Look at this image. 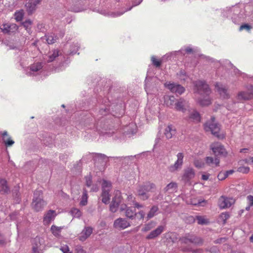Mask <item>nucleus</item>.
Returning <instances> with one entry per match:
<instances>
[{
    "instance_id": "1a4fd4ad",
    "label": "nucleus",
    "mask_w": 253,
    "mask_h": 253,
    "mask_svg": "<svg viewBox=\"0 0 253 253\" xmlns=\"http://www.w3.org/2000/svg\"><path fill=\"white\" fill-rule=\"evenodd\" d=\"M122 196L121 192L119 190H117L115 193V196L113 198L112 202L110 206V210L112 212H115L121 202Z\"/></svg>"
},
{
    "instance_id": "69168bd1",
    "label": "nucleus",
    "mask_w": 253,
    "mask_h": 253,
    "mask_svg": "<svg viewBox=\"0 0 253 253\" xmlns=\"http://www.w3.org/2000/svg\"><path fill=\"white\" fill-rule=\"evenodd\" d=\"M181 244H185L187 245L190 243V239L188 237H182L179 240Z\"/></svg>"
},
{
    "instance_id": "5fc2aeb1",
    "label": "nucleus",
    "mask_w": 253,
    "mask_h": 253,
    "mask_svg": "<svg viewBox=\"0 0 253 253\" xmlns=\"http://www.w3.org/2000/svg\"><path fill=\"white\" fill-rule=\"evenodd\" d=\"M75 253H86V252L82 246L78 245L75 247Z\"/></svg>"
},
{
    "instance_id": "603ef678",
    "label": "nucleus",
    "mask_w": 253,
    "mask_h": 253,
    "mask_svg": "<svg viewBox=\"0 0 253 253\" xmlns=\"http://www.w3.org/2000/svg\"><path fill=\"white\" fill-rule=\"evenodd\" d=\"M178 75L181 80L185 81L187 78L186 73L184 70H180Z\"/></svg>"
},
{
    "instance_id": "c03bdc74",
    "label": "nucleus",
    "mask_w": 253,
    "mask_h": 253,
    "mask_svg": "<svg viewBox=\"0 0 253 253\" xmlns=\"http://www.w3.org/2000/svg\"><path fill=\"white\" fill-rule=\"evenodd\" d=\"M111 184L110 182L106 180H103L102 182V190L109 191L110 190Z\"/></svg>"
},
{
    "instance_id": "58836bf2",
    "label": "nucleus",
    "mask_w": 253,
    "mask_h": 253,
    "mask_svg": "<svg viewBox=\"0 0 253 253\" xmlns=\"http://www.w3.org/2000/svg\"><path fill=\"white\" fill-rule=\"evenodd\" d=\"M63 228L61 227L56 226L55 225H52L51 227V231L52 234L56 237L60 235L61 229Z\"/></svg>"
},
{
    "instance_id": "cd10ccee",
    "label": "nucleus",
    "mask_w": 253,
    "mask_h": 253,
    "mask_svg": "<svg viewBox=\"0 0 253 253\" xmlns=\"http://www.w3.org/2000/svg\"><path fill=\"white\" fill-rule=\"evenodd\" d=\"M125 215L128 219L133 220L136 218V212L135 210H133L132 208L128 207L126 209Z\"/></svg>"
},
{
    "instance_id": "8fccbe9b",
    "label": "nucleus",
    "mask_w": 253,
    "mask_h": 253,
    "mask_svg": "<svg viewBox=\"0 0 253 253\" xmlns=\"http://www.w3.org/2000/svg\"><path fill=\"white\" fill-rule=\"evenodd\" d=\"M229 214L227 212H222L220 215V218L224 224L225 223L226 221L229 218Z\"/></svg>"
},
{
    "instance_id": "ea45409f",
    "label": "nucleus",
    "mask_w": 253,
    "mask_h": 253,
    "mask_svg": "<svg viewBox=\"0 0 253 253\" xmlns=\"http://www.w3.org/2000/svg\"><path fill=\"white\" fill-rule=\"evenodd\" d=\"M87 191L84 189L83 194L82 197V200L80 202V205L82 206H85L87 203Z\"/></svg>"
},
{
    "instance_id": "6ab92c4d",
    "label": "nucleus",
    "mask_w": 253,
    "mask_h": 253,
    "mask_svg": "<svg viewBox=\"0 0 253 253\" xmlns=\"http://www.w3.org/2000/svg\"><path fill=\"white\" fill-rule=\"evenodd\" d=\"M56 216L55 211L53 210H49L45 214L43 218V223L45 225L49 224L54 220Z\"/></svg>"
},
{
    "instance_id": "7c9ffc66",
    "label": "nucleus",
    "mask_w": 253,
    "mask_h": 253,
    "mask_svg": "<svg viewBox=\"0 0 253 253\" xmlns=\"http://www.w3.org/2000/svg\"><path fill=\"white\" fill-rule=\"evenodd\" d=\"M9 191V188L7 185V182L5 179H0V193L7 194Z\"/></svg>"
},
{
    "instance_id": "6e6d98bb",
    "label": "nucleus",
    "mask_w": 253,
    "mask_h": 253,
    "mask_svg": "<svg viewBox=\"0 0 253 253\" xmlns=\"http://www.w3.org/2000/svg\"><path fill=\"white\" fill-rule=\"evenodd\" d=\"M40 246L38 244L33 245L32 247V253H42V251L39 249Z\"/></svg>"
},
{
    "instance_id": "c85d7f7f",
    "label": "nucleus",
    "mask_w": 253,
    "mask_h": 253,
    "mask_svg": "<svg viewBox=\"0 0 253 253\" xmlns=\"http://www.w3.org/2000/svg\"><path fill=\"white\" fill-rule=\"evenodd\" d=\"M165 104L170 108L175 106V98L173 96H166L164 97Z\"/></svg>"
},
{
    "instance_id": "ddd939ff",
    "label": "nucleus",
    "mask_w": 253,
    "mask_h": 253,
    "mask_svg": "<svg viewBox=\"0 0 253 253\" xmlns=\"http://www.w3.org/2000/svg\"><path fill=\"white\" fill-rule=\"evenodd\" d=\"M165 85L171 92L176 94H181L185 90L184 88L182 86L174 83H166Z\"/></svg>"
},
{
    "instance_id": "2f4dec72",
    "label": "nucleus",
    "mask_w": 253,
    "mask_h": 253,
    "mask_svg": "<svg viewBox=\"0 0 253 253\" xmlns=\"http://www.w3.org/2000/svg\"><path fill=\"white\" fill-rule=\"evenodd\" d=\"M175 129L171 126H168L165 129V135L168 139L171 138L175 134Z\"/></svg>"
},
{
    "instance_id": "72a5a7b5",
    "label": "nucleus",
    "mask_w": 253,
    "mask_h": 253,
    "mask_svg": "<svg viewBox=\"0 0 253 253\" xmlns=\"http://www.w3.org/2000/svg\"><path fill=\"white\" fill-rule=\"evenodd\" d=\"M177 185L175 182H170L164 188V191L169 193H172L176 190Z\"/></svg>"
},
{
    "instance_id": "2eb2a0df",
    "label": "nucleus",
    "mask_w": 253,
    "mask_h": 253,
    "mask_svg": "<svg viewBox=\"0 0 253 253\" xmlns=\"http://www.w3.org/2000/svg\"><path fill=\"white\" fill-rule=\"evenodd\" d=\"M42 0H29L26 3L25 6L29 14H32L36 10L37 5L39 4Z\"/></svg>"
},
{
    "instance_id": "338daca9",
    "label": "nucleus",
    "mask_w": 253,
    "mask_h": 253,
    "mask_svg": "<svg viewBox=\"0 0 253 253\" xmlns=\"http://www.w3.org/2000/svg\"><path fill=\"white\" fill-rule=\"evenodd\" d=\"M252 29V27L247 24H243V25H242L240 27V31H242L244 29H246L248 31L250 30L251 29Z\"/></svg>"
},
{
    "instance_id": "e433bc0d",
    "label": "nucleus",
    "mask_w": 253,
    "mask_h": 253,
    "mask_svg": "<svg viewBox=\"0 0 253 253\" xmlns=\"http://www.w3.org/2000/svg\"><path fill=\"white\" fill-rule=\"evenodd\" d=\"M58 38L59 37L57 36H55L53 34H48L45 36V39L48 44L54 43Z\"/></svg>"
},
{
    "instance_id": "0e129e2a",
    "label": "nucleus",
    "mask_w": 253,
    "mask_h": 253,
    "mask_svg": "<svg viewBox=\"0 0 253 253\" xmlns=\"http://www.w3.org/2000/svg\"><path fill=\"white\" fill-rule=\"evenodd\" d=\"M207 202L206 200L199 201L198 203H193V202H191V205H195V206L198 205L199 206L204 207V206H206Z\"/></svg>"
},
{
    "instance_id": "4468645a",
    "label": "nucleus",
    "mask_w": 253,
    "mask_h": 253,
    "mask_svg": "<svg viewBox=\"0 0 253 253\" xmlns=\"http://www.w3.org/2000/svg\"><path fill=\"white\" fill-rule=\"evenodd\" d=\"M142 0H138L137 2H133V5L131 7H129V8L126 9L125 10H123L121 12L118 11L117 12H106L105 11H103V12H101V14H102L105 16H108L111 17H118V16H120L121 15H123L125 12L130 10L133 6H136V5L139 4L142 2Z\"/></svg>"
},
{
    "instance_id": "3c124183",
    "label": "nucleus",
    "mask_w": 253,
    "mask_h": 253,
    "mask_svg": "<svg viewBox=\"0 0 253 253\" xmlns=\"http://www.w3.org/2000/svg\"><path fill=\"white\" fill-rule=\"evenodd\" d=\"M23 14L22 12L18 11L15 13V19L17 21H20L22 20Z\"/></svg>"
},
{
    "instance_id": "bb28decb",
    "label": "nucleus",
    "mask_w": 253,
    "mask_h": 253,
    "mask_svg": "<svg viewBox=\"0 0 253 253\" xmlns=\"http://www.w3.org/2000/svg\"><path fill=\"white\" fill-rule=\"evenodd\" d=\"M237 98L240 100H249L253 98V95L250 94L249 91L248 92L241 91L238 93Z\"/></svg>"
},
{
    "instance_id": "393cba45",
    "label": "nucleus",
    "mask_w": 253,
    "mask_h": 253,
    "mask_svg": "<svg viewBox=\"0 0 253 253\" xmlns=\"http://www.w3.org/2000/svg\"><path fill=\"white\" fill-rule=\"evenodd\" d=\"M158 211H159V208H158V206H152L151 207V208L150 209L149 211L147 213L146 216L145 217L146 220H148L152 218L155 215H157L158 213Z\"/></svg>"
},
{
    "instance_id": "f3484780",
    "label": "nucleus",
    "mask_w": 253,
    "mask_h": 253,
    "mask_svg": "<svg viewBox=\"0 0 253 253\" xmlns=\"http://www.w3.org/2000/svg\"><path fill=\"white\" fill-rule=\"evenodd\" d=\"M137 126L135 123H131L128 125L125 126L124 128V132L126 136L130 137L136 132Z\"/></svg>"
},
{
    "instance_id": "f8f14e48",
    "label": "nucleus",
    "mask_w": 253,
    "mask_h": 253,
    "mask_svg": "<svg viewBox=\"0 0 253 253\" xmlns=\"http://www.w3.org/2000/svg\"><path fill=\"white\" fill-rule=\"evenodd\" d=\"M0 29L4 34H11L18 30V26L14 23H4L0 26Z\"/></svg>"
},
{
    "instance_id": "aec40b11",
    "label": "nucleus",
    "mask_w": 253,
    "mask_h": 253,
    "mask_svg": "<svg viewBox=\"0 0 253 253\" xmlns=\"http://www.w3.org/2000/svg\"><path fill=\"white\" fill-rule=\"evenodd\" d=\"M29 55V52L21 51L19 62L20 65L24 68L28 63L29 60L28 55Z\"/></svg>"
},
{
    "instance_id": "a19ab883",
    "label": "nucleus",
    "mask_w": 253,
    "mask_h": 253,
    "mask_svg": "<svg viewBox=\"0 0 253 253\" xmlns=\"http://www.w3.org/2000/svg\"><path fill=\"white\" fill-rule=\"evenodd\" d=\"M197 245H201L203 244V240L200 237L196 236H191V243Z\"/></svg>"
},
{
    "instance_id": "4d7b16f0",
    "label": "nucleus",
    "mask_w": 253,
    "mask_h": 253,
    "mask_svg": "<svg viewBox=\"0 0 253 253\" xmlns=\"http://www.w3.org/2000/svg\"><path fill=\"white\" fill-rule=\"evenodd\" d=\"M194 165L197 168H201L204 166V163L201 160H196L194 162Z\"/></svg>"
},
{
    "instance_id": "0eeeda50",
    "label": "nucleus",
    "mask_w": 253,
    "mask_h": 253,
    "mask_svg": "<svg viewBox=\"0 0 253 253\" xmlns=\"http://www.w3.org/2000/svg\"><path fill=\"white\" fill-rule=\"evenodd\" d=\"M210 149L216 157H225L227 154L224 146L219 142H215L212 143L210 145Z\"/></svg>"
},
{
    "instance_id": "412c9836",
    "label": "nucleus",
    "mask_w": 253,
    "mask_h": 253,
    "mask_svg": "<svg viewBox=\"0 0 253 253\" xmlns=\"http://www.w3.org/2000/svg\"><path fill=\"white\" fill-rule=\"evenodd\" d=\"M92 233V228L90 227H85L81 233L79 239L81 241H85Z\"/></svg>"
},
{
    "instance_id": "a211bd4d",
    "label": "nucleus",
    "mask_w": 253,
    "mask_h": 253,
    "mask_svg": "<svg viewBox=\"0 0 253 253\" xmlns=\"http://www.w3.org/2000/svg\"><path fill=\"white\" fill-rule=\"evenodd\" d=\"M215 87L221 97L224 98H228L229 95L227 93V89L222 84L216 83L215 85Z\"/></svg>"
},
{
    "instance_id": "09e8293b",
    "label": "nucleus",
    "mask_w": 253,
    "mask_h": 253,
    "mask_svg": "<svg viewBox=\"0 0 253 253\" xmlns=\"http://www.w3.org/2000/svg\"><path fill=\"white\" fill-rule=\"evenodd\" d=\"M190 177V169H186L183 174L182 180L185 182H187L189 180Z\"/></svg>"
},
{
    "instance_id": "4c0bfd02",
    "label": "nucleus",
    "mask_w": 253,
    "mask_h": 253,
    "mask_svg": "<svg viewBox=\"0 0 253 253\" xmlns=\"http://www.w3.org/2000/svg\"><path fill=\"white\" fill-rule=\"evenodd\" d=\"M102 202L105 204H108L110 200L109 191L102 190Z\"/></svg>"
},
{
    "instance_id": "37998d69",
    "label": "nucleus",
    "mask_w": 253,
    "mask_h": 253,
    "mask_svg": "<svg viewBox=\"0 0 253 253\" xmlns=\"http://www.w3.org/2000/svg\"><path fill=\"white\" fill-rule=\"evenodd\" d=\"M247 200L249 205L246 208V210L249 211L250 208L253 206V196L251 195L248 196L247 197Z\"/></svg>"
},
{
    "instance_id": "423d86ee",
    "label": "nucleus",
    "mask_w": 253,
    "mask_h": 253,
    "mask_svg": "<svg viewBox=\"0 0 253 253\" xmlns=\"http://www.w3.org/2000/svg\"><path fill=\"white\" fill-rule=\"evenodd\" d=\"M177 160L173 164L170 165L168 167V169L171 173H175L179 171L183 164L184 154L182 153H178L177 155Z\"/></svg>"
},
{
    "instance_id": "a878e982",
    "label": "nucleus",
    "mask_w": 253,
    "mask_h": 253,
    "mask_svg": "<svg viewBox=\"0 0 253 253\" xmlns=\"http://www.w3.org/2000/svg\"><path fill=\"white\" fill-rule=\"evenodd\" d=\"M186 101L182 98H180L175 103V108L178 111H180L183 112L185 110V106L186 105Z\"/></svg>"
},
{
    "instance_id": "bf43d9fd",
    "label": "nucleus",
    "mask_w": 253,
    "mask_h": 253,
    "mask_svg": "<svg viewBox=\"0 0 253 253\" xmlns=\"http://www.w3.org/2000/svg\"><path fill=\"white\" fill-rule=\"evenodd\" d=\"M92 181H91V177L90 175H87L85 177V183L87 187H91Z\"/></svg>"
},
{
    "instance_id": "864d4df0",
    "label": "nucleus",
    "mask_w": 253,
    "mask_h": 253,
    "mask_svg": "<svg viewBox=\"0 0 253 253\" xmlns=\"http://www.w3.org/2000/svg\"><path fill=\"white\" fill-rule=\"evenodd\" d=\"M78 48L79 44L78 43L73 44L70 50V54H74L76 53L78 50Z\"/></svg>"
},
{
    "instance_id": "4be33fe9",
    "label": "nucleus",
    "mask_w": 253,
    "mask_h": 253,
    "mask_svg": "<svg viewBox=\"0 0 253 253\" xmlns=\"http://www.w3.org/2000/svg\"><path fill=\"white\" fill-rule=\"evenodd\" d=\"M205 161L206 164L209 166L215 167L219 166L220 160L217 157L213 159L211 157H207L205 159Z\"/></svg>"
},
{
    "instance_id": "5701e85b",
    "label": "nucleus",
    "mask_w": 253,
    "mask_h": 253,
    "mask_svg": "<svg viewBox=\"0 0 253 253\" xmlns=\"http://www.w3.org/2000/svg\"><path fill=\"white\" fill-rule=\"evenodd\" d=\"M2 141L6 147L11 146L14 143V141L8 135L7 131H4L2 134Z\"/></svg>"
},
{
    "instance_id": "f257e3e1",
    "label": "nucleus",
    "mask_w": 253,
    "mask_h": 253,
    "mask_svg": "<svg viewBox=\"0 0 253 253\" xmlns=\"http://www.w3.org/2000/svg\"><path fill=\"white\" fill-rule=\"evenodd\" d=\"M124 113V110L122 104H111L107 99L105 100L99 107L97 115L98 120H101L104 117L110 115L116 117H120Z\"/></svg>"
},
{
    "instance_id": "9d476101",
    "label": "nucleus",
    "mask_w": 253,
    "mask_h": 253,
    "mask_svg": "<svg viewBox=\"0 0 253 253\" xmlns=\"http://www.w3.org/2000/svg\"><path fill=\"white\" fill-rule=\"evenodd\" d=\"M130 222L126 218H118L116 219L113 224L114 227L119 230H123L130 226Z\"/></svg>"
},
{
    "instance_id": "39448f33",
    "label": "nucleus",
    "mask_w": 253,
    "mask_h": 253,
    "mask_svg": "<svg viewBox=\"0 0 253 253\" xmlns=\"http://www.w3.org/2000/svg\"><path fill=\"white\" fill-rule=\"evenodd\" d=\"M204 129L206 131H211L216 137L219 138L218 134L220 131L219 125L215 123V118L212 117L210 121L206 122L204 125Z\"/></svg>"
},
{
    "instance_id": "f704fd0d",
    "label": "nucleus",
    "mask_w": 253,
    "mask_h": 253,
    "mask_svg": "<svg viewBox=\"0 0 253 253\" xmlns=\"http://www.w3.org/2000/svg\"><path fill=\"white\" fill-rule=\"evenodd\" d=\"M156 225V222L154 221H151L144 225L143 227L141 229V231L143 232H147L154 228Z\"/></svg>"
},
{
    "instance_id": "20e7f679",
    "label": "nucleus",
    "mask_w": 253,
    "mask_h": 253,
    "mask_svg": "<svg viewBox=\"0 0 253 253\" xmlns=\"http://www.w3.org/2000/svg\"><path fill=\"white\" fill-rule=\"evenodd\" d=\"M155 188V185L154 183L149 182H146L138 187V195L141 199L146 200L149 197V195L147 193L152 192Z\"/></svg>"
},
{
    "instance_id": "680f3d73",
    "label": "nucleus",
    "mask_w": 253,
    "mask_h": 253,
    "mask_svg": "<svg viewBox=\"0 0 253 253\" xmlns=\"http://www.w3.org/2000/svg\"><path fill=\"white\" fill-rule=\"evenodd\" d=\"M97 158L98 160H102L103 162H106L108 160L107 157L104 154H98L97 155Z\"/></svg>"
},
{
    "instance_id": "6e6552de",
    "label": "nucleus",
    "mask_w": 253,
    "mask_h": 253,
    "mask_svg": "<svg viewBox=\"0 0 253 253\" xmlns=\"http://www.w3.org/2000/svg\"><path fill=\"white\" fill-rule=\"evenodd\" d=\"M235 202V200L232 197L225 196H220L218 200V206L221 209L230 208Z\"/></svg>"
},
{
    "instance_id": "c756f323",
    "label": "nucleus",
    "mask_w": 253,
    "mask_h": 253,
    "mask_svg": "<svg viewBox=\"0 0 253 253\" xmlns=\"http://www.w3.org/2000/svg\"><path fill=\"white\" fill-rule=\"evenodd\" d=\"M193 219L194 221L197 220L198 224L200 225H207L210 223L209 219L206 216L197 215Z\"/></svg>"
},
{
    "instance_id": "9b49d317",
    "label": "nucleus",
    "mask_w": 253,
    "mask_h": 253,
    "mask_svg": "<svg viewBox=\"0 0 253 253\" xmlns=\"http://www.w3.org/2000/svg\"><path fill=\"white\" fill-rule=\"evenodd\" d=\"M42 63H35L30 66L29 71L27 72V74L30 76L39 75L42 72Z\"/></svg>"
},
{
    "instance_id": "052dcab7",
    "label": "nucleus",
    "mask_w": 253,
    "mask_h": 253,
    "mask_svg": "<svg viewBox=\"0 0 253 253\" xmlns=\"http://www.w3.org/2000/svg\"><path fill=\"white\" fill-rule=\"evenodd\" d=\"M227 177V174L225 172H220L217 175V178L219 180H224Z\"/></svg>"
},
{
    "instance_id": "c9c22d12",
    "label": "nucleus",
    "mask_w": 253,
    "mask_h": 253,
    "mask_svg": "<svg viewBox=\"0 0 253 253\" xmlns=\"http://www.w3.org/2000/svg\"><path fill=\"white\" fill-rule=\"evenodd\" d=\"M186 53H190V47H187L185 50L181 49L179 51H174L171 52L169 53L168 54L166 55L164 57V58H165V57H167V58H169L171 56H173V55L175 56L176 55H177L178 54H180V53H181V54H183L184 55Z\"/></svg>"
},
{
    "instance_id": "473e14b6",
    "label": "nucleus",
    "mask_w": 253,
    "mask_h": 253,
    "mask_svg": "<svg viewBox=\"0 0 253 253\" xmlns=\"http://www.w3.org/2000/svg\"><path fill=\"white\" fill-rule=\"evenodd\" d=\"M201 121V116L199 113L196 110L191 111V123H199Z\"/></svg>"
},
{
    "instance_id": "79ce46f5",
    "label": "nucleus",
    "mask_w": 253,
    "mask_h": 253,
    "mask_svg": "<svg viewBox=\"0 0 253 253\" xmlns=\"http://www.w3.org/2000/svg\"><path fill=\"white\" fill-rule=\"evenodd\" d=\"M71 214L76 218H79L82 215L81 211L78 209L74 208L70 211Z\"/></svg>"
},
{
    "instance_id": "7ed1b4c3",
    "label": "nucleus",
    "mask_w": 253,
    "mask_h": 253,
    "mask_svg": "<svg viewBox=\"0 0 253 253\" xmlns=\"http://www.w3.org/2000/svg\"><path fill=\"white\" fill-rule=\"evenodd\" d=\"M42 192L41 190H36L34 193L32 202L33 208L37 211H41L46 205V203L42 199Z\"/></svg>"
},
{
    "instance_id": "49530a36",
    "label": "nucleus",
    "mask_w": 253,
    "mask_h": 253,
    "mask_svg": "<svg viewBox=\"0 0 253 253\" xmlns=\"http://www.w3.org/2000/svg\"><path fill=\"white\" fill-rule=\"evenodd\" d=\"M151 61L152 62V64L156 67H159L161 66L162 62V60H157L155 56H152L151 57Z\"/></svg>"
},
{
    "instance_id": "f03ea898",
    "label": "nucleus",
    "mask_w": 253,
    "mask_h": 253,
    "mask_svg": "<svg viewBox=\"0 0 253 253\" xmlns=\"http://www.w3.org/2000/svg\"><path fill=\"white\" fill-rule=\"evenodd\" d=\"M194 90L200 97L198 102L202 106H208L211 103V99L209 95L211 90L209 85L203 81H198L194 83Z\"/></svg>"
},
{
    "instance_id": "a18cd8bd",
    "label": "nucleus",
    "mask_w": 253,
    "mask_h": 253,
    "mask_svg": "<svg viewBox=\"0 0 253 253\" xmlns=\"http://www.w3.org/2000/svg\"><path fill=\"white\" fill-rule=\"evenodd\" d=\"M145 216V212L142 210H141L138 212H136V218L138 220H142L144 219Z\"/></svg>"
},
{
    "instance_id": "de8ad7c7",
    "label": "nucleus",
    "mask_w": 253,
    "mask_h": 253,
    "mask_svg": "<svg viewBox=\"0 0 253 253\" xmlns=\"http://www.w3.org/2000/svg\"><path fill=\"white\" fill-rule=\"evenodd\" d=\"M250 169L249 167L241 166L237 169V171L243 173H248L250 171Z\"/></svg>"
},
{
    "instance_id": "e2e57ef3",
    "label": "nucleus",
    "mask_w": 253,
    "mask_h": 253,
    "mask_svg": "<svg viewBox=\"0 0 253 253\" xmlns=\"http://www.w3.org/2000/svg\"><path fill=\"white\" fill-rule=\"evenodd\" d=\"M60 250L63 252V253H71V252H70L69 247L66 245L61 246L60 247Z\"/></svg>"
},
{
    "instance_id": "774afa93",
    "label": "nucleus",
    "mask_w": 253,
    "mask_h": 253,
    "mask_svg": "<svg viewBox=\"0 0 253 253\" xmlns=\"http://www.w3.org/2000/svg\"><path fill=\"white\" fill-rule=\"evenodd\" d=\"M7 242L6 239L4 237L3 235L0 233V245L3 246Z\"/></svg>"
},
{
    "instance_id": "13d9d810",
    "label": "nucleus",
    "mask_w": 253,
    "mask_h": 253,
    "mask_svg": "<svg viewBox=\"0 0 253 253\" xmlns=\"http://www.w3.org/2000/svg\"><path fill=\"white\" fill-rule=\"evenodd\" d=\"M167 237L171 239L172 242L176 241L178 239L177 235L175 233H169L167 235Z\"/></svg>"
},
{
    "instance_id": "dca6fc26",
    "label": "nucleus",
    "mask_w": 253,
    "mask_h": 253,
    "mask_svg": "<svg viewBox=\"0 0 253 253\" xmlns=\"http://www.w3.org/2000/svg\"><path fill=\"white\" fill-rule=\"evenodd\" d=\"M165 226L160 225L156 229L152 230L148 235L146 236L147 240H152L158 237L164 231Z\"/></svg>"
},
{
    "instance_id": "b1692460",
    "label": "nucleus",
    "mask_w": 253,
    "mask_h": 253,
    "mask_svg": "<svg viewBox=\"0 0 253 253\" xmlns=\"http://www.w3.org/2000/svg\"><path fill=\"white\" fill-rule=\"evenodd\" d=\"M59 55V50L57 49H54L48 52L47 55L46 60L48 62H51L54 61L56 57Z\"/></svg>"
}]
</instances>
